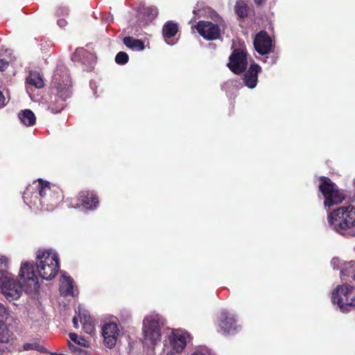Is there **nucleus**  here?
Here are the masks:
<instances>
[{"instance_id":"nucleus-1","label":"nucleus","mask_w":355,"mask_h":355,"mask_svg":"<svg viewBox=\"0 0 355 355\" xmlns=\"http://www.w3.org/2000/svg\"><path fill=\"white\" fill-rule=\"evenodd\" d=\"M19 281L14 279L11 275L0 277V292L9 300L18 299L23 291L28 293L37 292L39 282L32 263L24 261L21 264Z\"/></svg>"},{"instance_id":"nucleus-2","label":"nucleus","mask_w":355,"mask_h":355,"mask_svg":"<svg viewBox=\"0 0 355 355\" xmlns=\"http://www.w3.org/2000/svg\"><path fill=\"white\" fill-rule=\"evenodd\" d=\"M36 187L35 191H34V186L26 188L23 195L25 203L36 209L46 210L51 209L57 205L61 196L59 193H55L51 190L49 182L38 180Z\"/></svg>"},{"instance_id":"nucleus-3","label":"nucleus","mask_w":355,"mask_h":355,"mask_svg":"<svg viewBox=\"0 0 355 355\" xmlns=\"http://www.w3.org/2000/svg\"><path fill=\"white\" fill-rule=\"evenodd\" d=\"M165 319L159 314L150 313L144 320L141 329V341L144 345L154 348L162 338V329Z\"/></svg>"},{"instance_id":"nucleus-4","label":"nucleus","mask_w":355,"mask_h":355,"mask_svg":"<svg viewBox=\"0 0 355 355\" xmlns=\"http://www.w3.org/2000/svg\"><path fill=\"white\" fill-rule=\"evenodd\" d=\"M53 87L47 105V109L52 113L60 112L64 107V102L71 95V81L69 76L63 75L62 79L55 74L53 77Z\"/></svg>"},{"instance_id":"nucleus-5","label":"nucleus","mask_w":355,"mask_h":355,"mask_svg":"<svg viewBox=\"0 0 355 355\" xmlns=\"http://www.w3.org/2000/svg\"><path fill=\"white\" fill-rule=\"evenodd\" d=\"M328 223L336 232L345 235L348 230L355 227V207L343 206L329 214Z\"/></svg>"},{"instance_id":"nucleus-6","label":"nucleus","mask_w":355,"mask_h":355,"mask_svg":"<svg viewBox=\"0 0 355 355\" xmlns=\"http://www.w3.org/2000/svg\"><path fill=\"white\" fill-rule=\"evenodd\" d=\"M35 263L40 276L44 279L51 280L59 270L58 254L52 249L39 250L36 253Z\"/></svg>"},{"instance_id":"nucleus-7","label":"nucleus","mask_w":355,"mask_h":355,"mask_svg":"<svg viewBox=\"0 0 355 355\" xmlns=\"http://www.w3.org/2000/svg\"><path fill=\"white\" fill-rule=\"evenodd\" d=\"M331 300L341 311H349L355 306V286L348 284L338 286L332 292Z\"/></svg>"},{"instance_id":"nucleus-8","label":"nucleus","mask_w":355,"mask_h":355,"mask_svg":"<svg viewBox=\"0 0 355 355\" xmlns=\"http://www.w3.org/2000/svg\"><path fill=\"white\" fill-rule=\"evenodd\" d=\"M190 335L182 329H174L168 335L164 348L171 354H180L190 341Z\"/></svg>"},{"instance_id":"nucleus-9","label":"nucleus","mask_w":355,"mask_h":355,"mask_svg":"<svg viewBox=\"0 0 355 355\" xmlns=\"http://www.w3.org/2000/svg\"><path fill=\"white\" fill-rule=\"evenodd\" d=\"M321 184L319 187L320 191L324 198V205L325 207H331L343 202L345 196L338 189L337 186L329 178L323 177L321 178Z\"/></svg>"},{"instance_id":"nucleus-10","label":"nucleus","mask_w":355,"mask_h":355,"mask_svg":"<svg viewBox=\"0 0 355 355\" xmlns=\"http://www.w3.org/2000/svg\"><path fill=\"white\" fill-rule=\"evenodd\" d=\"M248 65L247 54L243 49H236L230 57L228 67L235 73L245 71Z\"/></svg>"},{"instance_id":"nucleus-11","label":"nucleus","mask_w":355,"mask_h":355,"mask_svg":"<svg viewBox=\"0 0 355 355\" xmlns=\"http://www.w3.org/2000/svg\"><path fill=\"white\" fill-rule=\"evenodd\" d=\"M119 329L115 322H107L102 327V336L105 345L111 349L116 343Z\"/></svg>"},{"instance_id":"nucleus-12","label":"nucleus","mask_w":355,"mask_h":355,"mask_svg":"<svg viewBox=\"0 0 355 355\" xmlns=\"http://www.w3.org/2000/svg\"><path fill=\"white\" fill-rule=\"evenodd\" d=\"M196 28L200 35L209 40H216L220 35L219 26L210 21H199Z\"/></svg>"},{"instance_id":"nucleus-13","label":"nucleus","mask_w":355,"mask_h":355,"mask_svg":"<svg viewBox=\"0 0 355 355\" xmlns=\"http://www.w3.org/2000/svg\"><path fill=\"white\" fill-rule=\"evenodd\" d=\"M254 46L260 54H267L271 50L272 40L266 32L261 31L256 35Z\"/></svg>"},{"instance_id":"nucleus-14","label":"nucleus","mask_w":355,"mask_h":355,"mask_svg":"<svg viewBox=\"0 0 355 355\" xmlns=\"http://www.w3.org/2000/svg\"><path fill=\"white\" fill-rule=\"evenodd\" d=\"M221 317L219 327L223 333L227 334L236 333L239 327L236 324L234 316L223 311L221 313Z\"/></svg>"},{"instance_id":"nucleus-15","label":"nucleus","mask_w":355,"mask_h":355,"mask_svg":"<svg viewBox=\"0 0 355 355\" xmlns=\"http://www.w3.org/2000/svg\"><path fill=\"white\" fill-rule=\"evenodd\" d=\"M261 71V67L257 64H252L245 74L244 82L249 88H254L257 84L258 73Z\"/></svg>"},{"instance_id":"nucleus-16","label":"nucleus","mask_w":355,"mask_h":355,"mask_svg":"<svg viewBox=\"0 0 355 355\" xmlns=\"http://www.w3.org/2000/svg\"><path fill=\"white\" fill-rule=\"evenodd\" d=\"M78 198L82 202L83 207L87 209H94L98 204L97 198L92 192H80Z\"/></svg>"},{"instance_id":"nucleus-17","label":"nucleus","mask_w":355,"mask_h":355,"mask_svg":"<svg viewBox=\"0 0 355 355\" xmlns=\"http://www.w3.org/2000/svg\"><path fill=\"white\" fill-rule=\"evenodd\" d=\"M73 281L69 276L62 274L60 279V291L64 295H73Z\"/></svg>"},{"instance_id":"nucleus-18","label":"nucleus","mask_w":355,"mask_h":355,"mask_svg":"<svg viewBox=\"0 0 355 355\" xmlns=\"http://www.w3.org/2000/svg\"><path fill=\"white\" fill-rule=\"evenodd\" d=\"M18 117L20 121L26 126H31L35 124L36 118L34 113L30 110L21 111Z\"/></svg>"},{"instance_id":"nucleus-19","label":"nucleus","mask_w":355,"mask_h":355,"mask_svg":"<svg viewBox=\"0 0 355 355\" xmlns=\"http://www.w3.org/2000/svg\"><path fill=\"white\" fill-rule=\"evenodd\" d=\"M178 32V25L172 21H168L163 27V35L168 44H173L168 39L173 37Z\"/></svg>"},{"instance_id":"nucleus-20","label":"nucleus","mask_w":355,"mask_h":355,"mask_svg":"<svg viewBox=\"0 0 355 355\" xmlns=\"http://www.w3.org/2000/svg\"><path fill=\"white\" fill-rule=\"evenodd\" d=\"M27 83L34 86L35 88H42L44 86V81L40 74L37 71H30L26 79Z\"/></svg>"},{"instance_id":"nucleus-21","label":"nucleus","mask_w":355,"mask_h":355,"mask_svg":"<svg viewBox=\"0 0 355 355\" xmlns=\"http://www.w3.org/2000/svg\"><path fill=\"white\" fill-rule=\"evenodd\" d=\"M123 44L133 51H142L144 49V44L141 40L134 39L131 37H125Z\"/></svg>"},{"instance_id":"nucleus-22","label":"nucleus","mask_w":355,"mask_h":355,"mask_svg":"<svg viewBox=\"0 0 355 355\" xmlns=\"http://www.w3.org/2000/svg\"><path fill=\"white\" fill-rule=\"evenodd\" d=\"M355 262L354 261H349L345 262L342 265V268L340 269V275L342 277H348L350 274H354L355 272Z\"/></svg>"},{"instance_id":"nucleus-23","label":"nucleus","mask_w":355,"mask_h":355,"mask_svg":"<svg viewBox=\"0 0 355 355\" xmlns=\"http://www.w3.org/2000/svg\"><path fill=\"white\" fill-rule=\"evenodd\" d=\"M9 260L2 254H0V277L10 275L8 272Z\"/></svg>"},{"instance_id":"nucleus-24","label":"nucleus","mask_w":355,"mask_h":355,"mask_svg":"<svg viewBox=\"0 0 355 355\" xmlns=\"http://www.w3.org/2000/svg\"><path fill=\"white\" fill-rule=\"evenodd\" d=\"M10 337V333L6 324L0 319V343H6Z\"/></svg>"},{"instance_id":"nucleus-25","label":"nucleus","mask_w":355,"mask_h":355,"mask_svg":"<svg viewBox=\"0 0 355 355\" xmlns=\"http://www.w3.org/2000/svg\"><path fill=\"white\" fill-rule=\"evenodd\" d=\"M235 11L239 17H244L248 15V6L243 1H238L235 6Z\"/></svg>"},{"instance_id":"nucleus-26","label":"nucleus","mask_w":355,"mask_h":355,"mask_svg":"<svg viewBox=\"0 0 355 355\" xmlns=\"http://www.w3.org/2000/svg\"><path fill=\"white\" fill-rule=\"evenodd\" d=\"M144 12L147 16L148 20H152L157 15L158 10L156 7L150 6L144 8Z\"/></svg>"},{"instance_id":"nucleus-27","label":"nucleus","mask_w":355,"mask_h":355,"mask_svg":"<svg viewBox=\"0 0 355 355\" xmlns=\"http://www.w3.org/2000/svg\"><path fill=\"white\" fill-rule=\"evenodd\" d=\"M69 336L71 340L73 341L75 343L78 344V345L83 346V347L87 346V340L82 337H79L76 334L70 333Z\"/></svg>"},{"instance_id":"nucleus-28","label":"nucleus","mask_w":355,"mask_h":355,"mask_svg":"<svg viewBox=\"0 0 355 355\" xmlns=\"http://www.w3.org/2000/svg\"><path fill=\"white\" fill-rule=\"evenodd\" d=\"M115 61L119 64H124L128 61V55L126 53L121 51L116 54Z\"/></svg>"},{"instance_id":"nucleus-29","label":"nucleus","mask_w":355,"mask_h":355,"mask_svg":"<svg viewBox=\"0 0 355 355\" xmlns=\"http://www.w3.org/2000/svg\"><path fill=\"white\" fill-rule=\"evenodd\" d=\"M23 348L24 350H36L38 352L45 351L44 347L40 346L36 343H26L24 345Z\"/></svg>"},{"instance_id":"nucleus-30","label":"nucleus","mask_w":355,"mask_h":355,"mask_svg":"<svg viewBox=\"0 0 355 355\" xmlns=\"http://www.w3.org/2000/svg\"><path fill=\"white\" fill-rule=\"evenodd\" d=\"M80 322L83 323V328L87 333H91L93 330V326L89 321V318L88 320L86 316L84 317V322L83 321V318L80 316Z\"/></svg>"},{"instance_id":"nucleus-31","label":"nucleus","mask_w":355,"mask_h":355,"mask_svg":"<svg viewBox=\"0 0 355 355\" xmlns=\"http://www.w3.org/2000/svg\"><path fill=\"white\" fill-rule=\"evenodd\" d=\"M85 53V49H76V52L72 55V60L73 61H78L79 60V56L81 55H83Z\"/></svg>"},{"instance_id":"nucleus-32","label":"nucleus","mask_w":355,"mask_h":355,"mask_svg":"<svg viewBox=\"0 0 355 355\" xmlns=\"http://www.w3.org/2000/svg\"><path fill=\"white\" fill-rule=\"evenodd\" d=\"M69 348L71 352H73L76 355H79L81 352L79 347L71 343L70 342H69Z\"/></svg>"},{"instance_id":"nucleus-33","label":"nucleus","mask_w":355,"mask_h":355,"mask_svg":"<svg viewBox=\"0 0 355 355\" xmlns=\"http://www.w3.org/2000/svg\"><path fill=\"white\" fill-rule=\"evenodd\" d=\"M207 350L206 349H196L190 355H207Z\"/></svg>"},{"instance_id":"nucleus-34","label":"nucleus","mask_w":355,"mask_h":355,"mask_svg":"<svg viewBox=\"0 0 355 355\" xmlns=\"http://www.w3.org/2000/svg\"><path fill=\"white\" fill-rule=\"evenodd\" d=\"M8 67V62L4 60H0V71H5Z\"/></svg>"},{"instance_id":"nucleus-35","label":"nucleus","mask_w":355,"mask_h":355,"mask_svg":"<svg viewBox=\"0 0 355 355\" xmlns=\"http://www.w3.org/2000/svg\"><path fill=\"white\" fill-rule=\"evenodd\" d=\"M343 263H341L340 260L338 258H334L331 260V264L334 268H339L340 265H343Z\"/></svg>"},{"instance_id":"nucleus-36","label":"nucleus","mask_w":355,"mask_h":355,"mask_svg":"<svg viewBox=\"0 0 355 355\" xmlns=\"http://www.w3.org/2000/svg\"><path fill=\"white\" fill-rule=\"evenodd\" d=\"M7 315V310L6 307L0 303V318H3Z\"/></svg>"},{"instance_id":"nucleus-37","label":"nucleus","mask_w":355,"mask_h":355,"mask_svg":"<svg viewBox=\"0 0 355 355\" xmlns=\"http://www.w3.org/2000/svg\"><path fill=\"white\" fill-rule=\"evenodd\" d=\"M6 105V98L0 91V107H3Z\"/></svg>"},{"instance_id":"nucleus-38","label":"nucleus","mask_w":355,"mask_h":355,"mask_svg":"<svg viewBox=\"0 0 355 355\" xmlns=\"http://www.w3.org/2000/svg\"><path fill=\"white\" fill-rule=\"evenodd\" d=\"M73 326H74L75 328H78V318L76 316L73 317Z\"/></svg>"},{"instance_id":"nucleus-39","label":"nucleus","mask_w":355,"mask_h":355,"mask_svg":"<svg viewBox=\"0 0 355 355\" xmlns=\"http://www.w3.org/2000/svg\"><path fill=\"white\" fill-rule=\"evenodd\" d=\"M58 24L60 26H64L65 24H66V21L64 19H58Z\"/></svg>"},{"instance_id":"nucleus-40","label":"nucleus","mask_w":355,"mask_h":355,"mask_svg":"<svg viewBox=\"0 0 355 355\" xmlns=\"http://www.w3.org/2000/svg\"><path fill=\"white\" fill-rule=\"evenodd\" d=\"M254 1L255 3H257V4H261L264 1V0H254Z\"/></svg>"},{"instance_id":"nucleus-41","label":"nucleus","mask_w":355,"mask_h":355,"mask_svg":"<svg viewBox=\"0 0 355 355\" xmlns=\"http://www.w3.org/2000/svg\"><path fill=\"white\" fill-rule=\"evenodd\" d=\"M198 11H200V10H199L194 9V10H193V13H194V15H197V12H198Z\"/></svg>"}]
</instances>
